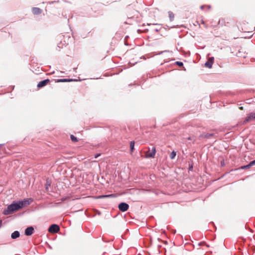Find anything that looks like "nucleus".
Wrapping results in <instances>:
<instances>
[{"instance_id":"obj_1","label":"nucleus","mask_w":255,"mask_h":255,"mask_svg":"<svg viewBox=\"0 0 255 255\" xmlns=\"http://www.w3.org/2000/svg\"><path fill=\"white\" fill-rule=\"evenodd\" d=\"M30 203L29 199H25L23 201L11 204L3 211V214L6 215L12 214L20 209L29 205Z\"/></svg>"},{"instance_id":"obj_2","label":"nucleus","mask_w":255,"mask_h":255,"mask_svg":"<svg viewBox=\"0 0 255 255\" xmlns=\"http://www.w3.org/2000/svg\"><path fill=\"white\" fill-rule=\"evenodd\" d=\"M239 29L243 32H252L255 30V27L252 24L243 21L238 26Z\"/></svg>"},{"instance_id":"obj_3","label":"nucleus","mask_w":255,"mask_h":255,"mask_svg":"<svg viewBox=\"0 0 255 255\" xmlns=\"http://www.w3.org/2000/svg\"><path fill=\"white\" fill-rule=\"evenodd\" d=\"M233 22V19L230 17L221 18L218 21V25L223 26H229V24Z\"/></svg>"},{"instance_id":"obj_4","label":"nucleus","mask_w":255,"mask_h":255,"mask_svg":"<svg viewBox=\"0 0 255 255\" xmlns=\"http://www.w3.org/2000/svg\"><path fill=\"white\" fill-rule=\"evenodd\" d=\"M255 120V112H252L249 114L243 122V124H246L248 123L251 122Z\"/></svg>"},{"instance_id":"obj_5","label":"nucleus","mask_w":255,"mask_h":255,"mask_svg":"<svg viewBox=\"0 0 255 255\" xmlns=\"http://www.w3.org/2000/svg\"><path fill=\"white\" fill-rule=\"evenodd\" d=\"M144 152V157H153L155 153V147L152 146L151 148H148V150Z\"/></svg>"},{"instance_id":"obj_6","label":"nucleus","mask_w":255,"mask_h":255,"mask_svg":"<svg viewBox=\"0 0 255 255\" xmlns=\"http://www.w3.org/2000/svg\"><path fill=\"white\" fill-rule=\"evenodd\" d=\"M59 230V227L57 225L53 224L49 227L48 231L51 233H57Z\"/></svg>"},{"instance_id":"obj_7","label":"nucleus","mask_w":255,"mask_h":255,"mask_svg":"<svg viewBox=\"0 0 255 255\" xmlns=\"http://www.w3.org/2000/svg\"><path fill=\"white\" fill-rule=\"evenodd\" d=\"M129 206L126 203H121L119 205L118 208L122 212H125L128 209Z\"/></svg>"},{"instance_id":"obj_8","label":"nucleus","mask_w":255,"mask_h":255,"mask_svg":"<svg viewBox=\"0 0 255 255\" xmlns=\"http://www.w3.org/2000/svg\"><path fill=\"white\" fill-rule=\"evenodd\" d=\"M50 83V80L49 79H46L43 81H41L38 83L37 84V87L38 88H41L46 86L48 84Z\"/></svg>"},{"instance_id":"obj_9","label":"nucleus","mask_w":255,"mask_h":255,"mask_svg":"<svg viewBox=\"0 0 255 255\" xmlns=\"http://www.w3.org/2000/svg\"><path fill=\"white\" fill-rule=\"evenodd\" d=\"M214 57H210L208 61L205 63V66L206 67H208L209 68H211L212 66L213 63L214 62Z\"/></svg>"},{"instance_id":"obj_10","label":"nucleus","mask_w":255,"mask_h":255,"mask_svg":"<svg viewBox=\"0 0 255 255\" xmlns=\"http://www.w3.org/2000/svg\"><path fill=\"white\" fill-rule=\"evenodd\" d=\"M34 231V228L32 227H29L25 230V234L26 236H31Z\"/></svg>"},{"instance_id":"obj_11","label":"nucleus","mask_w":255,"mask_h":255,"mask_svg":"<svg viewBox=\"0 0 255 255\" xmlns=\"http://www.w3.org/2000/svg\"><path fill=\"white\" fill-rule=\"evenodd\" d=\"M32 11L34 14L37 15L41 13L42 10L38 7H34L32 8Z\"/></svg>"},{"instance_id":"obj_12","label":"nucleus","mask_w":255,"mask_h":255,"mask_svg":"<svg viewBox=\"0 0 255 255\" xmlns=\"http://www.w3.org/2000/svg\"><path fill=\"white\" fill-rule=\"evenodd\" d=\"M19 233L18 231H14L11 234V237L13 239H16L19 237Z\"/></svg>"},{"instance_id":"obj_13","label":"nucleus","mask_w":255,"mask_h":255,"mask_svg":"<svg viewBox=\"0 0 255 255\" xmlns=\"http://www.w3.org/2000/svg\"><path fill=\"white\" fill-rule=\"evenodd\" d=\"M168 15L170 21H173L174 18V13L172 11H168Z\"/></svg>"},{"instance_id":"obj_14","label":"nucleus","mask_w":255,"mask_h":255,"mask_svg":"<svg viewBox=\"0 0 255 255\" xmlns=\"http://www.w3.org/2000/svg\"><path fill=\"white\" fill-rule=\"evenodd\" d=\"M73 81L72 79H58L56 81V82L60 83V82H70Z\"/></svg>"},{"instance_id":"obj_15","label":"nucleus","mask_w":255,"mask_h":255,"mask_svg":"<svg viewBox=\"0 0 255 255\" xmlns=\"http://www.w3.org/2000/svg\"><path fill=\"white\" fill-rule=\"evenodd\" d=\"M255 165V160L251 161L249 164L247 165V166H245L244 167V168H250L251 166Z\"/></svg>"},{"instance_id":"obj_16","label":"nucleus","mask_w":255,"mask_h":255,"mask_svg":"<svg viewBox=\"0 0 255 255\" xmlns=\"http://www.w3.org/2000/svg\"><path fill=\"white\" fill-rule=\"evenodd\" d=\"M70 138H71V140L74 142H76L78 141L77 138L72 134L71 135Z\"/></svg>"},{"instance_id":"obj_17","label":"nucleus","mask_w":255,"mask_h":255,"mask_svg":"<svg viewBox=\"0 0 255 255\" xmlns=\"http://www.w3.org/2000/svg\"><path fill=\"white\" fill-rule=\"evenodd\" d=\"M134 142L132 141L130 142V151L132 152L134 149Z\"/></svg>"},{"instance_id":"obj_18","label":"nucleus","mask_w":255,"mask_h":255,"mask_svg":"<svg viewBox=\"0 0 255 255\" xmlns=\"http://www.w3.org/2000/svg\"><path fill=\"white\" fill-rule=\"evenodd\" d=\"M176 152H175V151H173L171 153V154H170V158H171V159H174V157H175V156H176Z\"/></svg>"},{"instance_id":"obj_19","label":"nucleus","mask_w":255,"mask_h":255,"mask_svg":"<svg viewBox=\"0 0 255 255\" xmlns=\"http://www.w3.org/2000/svg\"><path fill=\"white\" fill-rule=\"evenodd\" d=\"M198 245L199 246H204L205 245L207 247H209V245H208V244H206L205 242H200L198 244Z\"/></svg>"},{"instance_id":"obj_20","label":"nucleus","mask_w":255,"mask_h":255,"mask_svg":"<svg viewBox=\"0 0 255 255\" xmlns=\"http://www.w3.org/2000/svg\"><path fill=\"white\" fill-rule=\"evenodd\" d=\"M112 196H114L113 195L111 194V195H103V196H99L98 197V198H104V197H112Z\"/></svg>"},{"instance_id":"obj_21","label":"nucleus","mask_w":255,"mask_h":255,"mask_svg":"<svg viewBox=\"0 0 255 255\" xmlns=\"http://www.w3.org/2000/svg\"><path fill=\"white\" fill-rule=\"evenodd\" d=\"M212 135H213V134H208V133H207V134H206L204 136V137H210V136H212Z\"/></svg>"},{"instance_id":"obj_22","label":"nucleus","mask_w":255,"mask_h":255,"mask_svg":"<svg viewBox=\"0 0 255 255\" xmlns=\"http://www.w3.org/2000/svg\"><path fill=\"white\" fill-rule=\"evenodd\" d=\"M176 63H177V64L178 65H179V66H183V63H182V62H178H178H176Z\"/></svg>"},{"instance_id":"obj_23","label":"nucleus","mask_w":255,"mask_h":255,"mask_svg":"<svg viewBox=\"0 0 255 255\" xmlns=\"http://www.w3.org/2000/svg\"><path fill=\"white\" fill-rule=\"evenodd\" d=\"M144 255H150V254L148 252H145L144 251Z\"/></svg>"},{"instance_id":"obj_24","label":"nucleus","mask_w":255,"mask_h":255,"mask_svg":"<svg viewBox=\"0 0 255 255\" xmlns=\"http://www.w3.org/2000/svg\"><path fill=\"white\" fill-rule=\"evenodd\" d=\"M205 7H207L208 9H210L211 7L210 5H205Z\"/></svg>"},{"instance_id":"obj_25","label":"nucleus","mask_w":255,"mask_h":255,"mask_svg":"<svg viewBox=\"0 0 255 255\" xmlns=\"http://www.w3.org/2000/svg\"><path fill=\"white\" fill-rule=\"evenodd\" d=\"M205 7V5H202L200 7L201 9H203L204 7Z\"/></svg>"},{"instance_id":"obj_26","label":"nucleus","mask_w":255,"mask_h":255,"mask_svg":"<svg viewBox=\"0 0 255 255\" xmlns=\"http://www.w3.org/2000/svg\"><path fill=\"white\" fill-rule=\"evenodd\" d=\"M99 155H100V154H98L95 155V158H97Z\"/></svg>"},{"instance_id":"obj_27","label":"nucleus","mask_w":255,"mask_h":255,"mask_svg":"<svg viewBox=\"0 0 255 255\" xmlns=\"http://www.w3.org/2000/svg\"><path fill=\"white\" fill-rule=\"evenodd\" d=\"M239 109H240V110H243V107H240L239 108Z\"/></svg>"}]
</instances>
